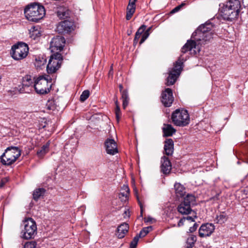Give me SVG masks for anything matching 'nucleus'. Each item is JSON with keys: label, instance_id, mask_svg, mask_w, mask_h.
Wrapping results in <instances>:
<instances>
[{"label": "nucleus", "instance_id": "nucleus-54", "mask_svg": "<svg viewBox=\"0 0 248 248\" xmlns=\"http://www.w3.org/2000/svg\"><path fill=\"white\" fill-rule=\"evenodd\" d=\"M124 214H127V212H126V211H125V212H124Z\"/></svg>", "mask_w": 248, "mask_h": 248}, {"label": "nucleus", "instance_id": "nucleus-55", "mask_svg": "<svg viewBox=\"0 0 248 248\" xmlns=\"http://www.w3.org/2000/svg\"><path fill=\"white\" fill-rule=\"evenodd\" d=\"M64 1V0H63V2Z\"/></svg>", "mask_w": 248, "mask_h": 248}, {"label": "nucleus", "instance_id": "nucleus-47", "mask_svg": "<svg viewBox=\"0 0 248 248\" xmlns=\"http://www.w3.org/2000/svg\"><path fill=\"white\" fill-rule=\"evenodd\" d=\"M56 14H57V16L60 18V19H61L62 18V12L60 11H58L57 12H56Z\"/></svg>", "mask_w": 248, "mask_h": 248}, {"label": "nucleus", "instance_id": "nucleus-45", "mask_svg": "<svg viewBox=\"0 0 248 248\" xmlns=\"http://www.w3.org/2000/svg\"><path fill=\"white\" fill-rule=\"evenodd\" d=\"M6 182H7L6 179H1V181H0V188L4 186V185Z\"/></svg>", "mask_w": 248, "mask_h": 248}, {"label": "nucleus", "instance_id": "nucleus-25", "mask_svg": "<svg viewBox=\"0 0 248 248\" xmlns=\"http://www.w3.org/2000/svg\"><path fill=\"white\" fill-rule=\"evenodd\" d=\"M163 132L165 137H169L175 132V130L170 124H164Z\"/></svg>", "mask_w": 248, "mask_h": 248}, {"label": "nucleus", "instance_id": "nucleus-22", "mask_svg": "<svg viewBox=\"0 0 248 248\" xmlns=\"http://www.w3.org/2000/svg\"><path fill=\"white\" fill-rule=\"evenodd\" d=\"M38 128L40 130L43 129L49 130L52 126L51 122L45 118H41L38 120Z\"/></svg>", "mask_w": 248, "mask_h": 248}, {"label": "nucleus", "instance_id": "nucleus-46", "mask_svg": "<svg viewBox=\"0 0 248 248\" xmlns=\"http://www.w3.org/2000/svg\"><path fill=\"white\" fill-rule=\"evenodd\" d=\"M186 218V220L190 221V222H195L194 218L192 217H187Z\"/></svg>", "mask_w": 248, "mask_h": 248}, {"label": "nucleus", "instance_id": "nucleus-24", "mask_svg": "<svg viewBox=\"0 0 248 248\" xmlns=\"http://www.w3.org/2000/svg\"><path fill=\"white\" fill-rule=\"evenodd\" d=\"M174 187L175 194L177 198H181L185 195L186 193L185 188L183 185L179 183H176L174 184Z\"/></svg>", "mask_w": 248, "mask_h": 248}, {"label": "nucleus", "instance_id": "nucleus-33", "mask_svg": "<svg viewBox=\"0 0 248 248\" xmlns=\"http://www.w3.org/2000/svg\"><path fill=\"white\" fill-rule=\"evenodd\" d=\"M183 202L186 204H189L190 206L192 204H194L195 202V197L193 195L188 194L184 198Z\"/></svg>", "mask_w": 248, "mask_h": 248}, {"label": "nucleus", "instance_id": "nucleus-29", "mask_svg": "<svg viewBox=\"0 0 248 248\" xmlns=\"http://www.w3.org/2000/svg\"><path fill=\"white\" fill-rule=\"evenodd\" d=\"M197 240V237L193 234H190L187 238L185 248H192Z\"/></svg>", "mask_w": 248, "mask_h": 248}, {"label": "nucleus", "instance_id": "nucleus-14", "mask_svg": "<svg viewBox=\"0 0 248 248\" xmlns=\"http://www.w3.org/2000/svg\"><path fill=\"white\" fill-rule=\"evenodd\" d=\"M172 91L170 88H167L162 92L161 94V102L166 107L171 106L173 101Z\"/></svg>", "mask_w": 248, "mask_h": 248}, {"label": "nucleus", "instance_id": "nucleus-6", "mask_svg": "<svg viewBox=\"0 0 248 248\" xmlns=\"http://www.w3.org/2000/svg\"><path fill=\"white\" fill-rule=\"evenodd\" d=\"M183 62L184 59L182 55H181L174 64V67L169 70L166 83L167 86H170L175 83L182 70Z\"/></svg>", "mask_w": 248, "mask_h": 248}, {"label": "nucleus", "instance_id": "nucleus-18", "mask_svg": "<svg viewBox=\"0 0 248 248\" xmlns=\"http://www.w3.org/2000/svg\"><path fill=\"white\" fill-rule=\"evenodd\" d=\"M46 62V58L44 54L36 55L35 56L34 65L37 69H41L45 67Z\"/></svg>", "mask_w": 248, "mask_h": 248}, {"label": "nucleus", "instance_id": "nucleus-5", "mask_svg": "<svg viewBox=\"0 0 248 248\" xmlns=\"http://www.w3.org/2000/svg\"><path fill=\"white\" fill-rule=\"evenodd\" d=\"M21 155V151L17 147H9L0 156V162L5 166L14 164Z\"/></svg>", "mask_w": 248, "mask_h": 248}, {"label": "nucleus", "instance_id": "nucleus-20", "mask_svg": "<svg viewBox=\"0 0 248 248\" xmlns=\"http://www.w3.org/2000/svg\"><path fill=\"white\" fill-rule=\"evenodd\" d=\"M177 210L182 215H188L192 212L191 206L183 202L178 206Z\"/></svg>", "mask_w": 248, "mask_h": 248}, {"label": "nucleus", "instance_id": "nucleus-4", "mask_svg": "<svg viewBox=\"0 0 248 248\" xmlns=\"http://www.w3.org/2000/svg\"><path fill=\"white\" fill-rule=\"evenodd\" d=\"M52 79L47 75L40 76L35 80L34 89L37 93L46 94L48 93L51 88Z\"/></svg>", "mask_w": 248, "mask_h": 248}, {"label": "nucleus", "instance_id": "nucleus-48", "mask_svg": "<svg viewBox=\"0 0 248 248\" xmlns=\"http://www.w3.org/2000/svg\"><path fill=\"white\" fill-rule=\"evenodd\" d=\"M14 92H15V91L9 90L8 91V93L9 95H13V94H14L15 93H13Z\"/></svg>", "mask_w": 248, "mask_h": 248}, {"label": "nucleus", "instance_id": "nucleus-38", "mask_svg": "<svg viewBox=\"0 0 248 248\" xmlns=\"http://www.w3.org/2000/svg\"><path fill=\"white\" fill-rule=\"evenodd\" d=\"M115 104H116V108H115L116 118V120H117V122H119V120L120 119L121 113L120 107H119V106L118 105V101H117V100L116 101Z\"/></svg>", "mask_w": 248, "mask_h": 248}, {"label": "nucleus", "instance_id": "nucleus-21", "mask_svg": "<svg viewBox=\"0 0 248 248\" xmlns=\"http://www.w3.org/2000/svg\"><path fill=\"white\" fill-rule=\"evenodd\" d=\"M129 229L128 224L126 223H123L119 225L117 228V236L119 238H123L125 234L128 232Z\"/></svg>", "mask_w": 248, "mask_h": 248}, {"label": "nucleus", "instance_id": "nucleus-32", "mask_svg": "<svg viewBox=\"0 0 248 248\" xmlns=\"http://www.w3.org/2000/svg\"><path fill=\"white\" fill-rule=\"evenodd\" d=\"M123 188L125 190L124 192H121L119 194V197L121 200L126 201L127 200L128 196L129 193V188L127 186L124 185Z\"/></svg>", "mask_w": 248, "mask_h": 248}, {"label": "nucleus", "instance_id": "nucleus-11", "mask_svg": "<svg viewBox=\"0 0 248 248\" xmlns=\"http://www.w3.org/2000/svg\"><path fill=\"white\" fill-rule=\"evenodd\" d=\"M62 63V54L61 53L56 52L51 55L46 66V70L48 74L55 73L60 67Z\"/></svg>", "mask_w": 248, "mask_h": 248}, {"label": "nucleus", "instance_id": "nucleus-7", "mask_svg": "<svg viewBox=\"0 0 248 248\" xmlns=\"http://www.w3.org/2000/svg\"><path fill=\"white\" fill-rule=\"evenodd\" d=\"M72 16V12L63 6V35L70 34L76 28V24Z\"/></svg>", "mask_w": 248, "mask_h": 248}, {"label": "nucleus", "instance_id": "nucleus-23", "mask_svg": "<svg viewBox=\"0 0 248 248\" xmlns=\"http://www.w3.org/2000/svg\"><path fill=\"white\" fill-rule=\"evenodd\" d=\"M164 148L165 154L166 155H172L174 150V143L173 140H165Z\"/></svg>", "mask_w": 248, "mask_h": 248}, {"label": "nucleus", "instance_id": "nucleus-30", "mask_svg": "<svg viewBox=\"0 0 248 248\" xmlns=\"http://www.w3.org/2000/svg\"><path fill=\"white\" fill-rule=\"evenodd\" d=\"M121 95L122 99L123 100V107L124 108H125L128 104L129 100V98L127 90H124L123 92H122Z\"/></svg>", "mask_w": 248, "mask_h": 248}, {"label": "nucleus", "instance_id": "nucleus-2", "mask_svg": "<svg viewBox=\"0 0 248 248\" xmlns=\"http://www.w3.org/2000/svg\"><path fill=\"white\" fill-rule=\"evenodd\" d=\"M241 8L239 0H229L221 10L222 17L227 20L232 21L238 16Z\"/></svg>", "mask_w": 248, "mask_h": 248}, {"label": "nucleus", "instance_id": "nucleus-44", "mask_svg": "<svg viewBox=\"0 0 248 248\" xmlns=\"http://www.w3.org/2000/svg\"><path fill=\"white\" fill-rule=\"evenodd\" d=\"M186 220V218L184 217L181 218L178 223V227H181L183 226L184 224V222Z\"/></svg>", "mask_w": 248, "mask_h": 248}, {"label": "nucleus", "instance_id": "nucleus-16", "mask_svg": "<svg viewBox=\"0 0 248 248\" xmlns=\"http://www.w3.org/2000/svg\"><path fill=\"white\" fill-rule=\"evenodd\" d=\"M161 170L165 174H169L171 170V164L168 157L163 156L161 160Z\"/></svg>", "mask_w": 248, "mask_h": 248}, {"label": "nucleus", "instance_id": "nucleus-9", "mask_svg": "<svg viewBox=\"0 0 248 248\" xmlns=\"http://www.w3.org/2000/svg\"><path fill=\"white\" fill-rule=\"evenodd\" d=\"M24 229L22 230V237L25 239H31L37 233V227L35 221L31 217L23 221Z\"/></svg>", "mask_w": 248, "mask_h": 248}, {"label": "nucleus", "instance_id": "nucleus-51", "mask_svg": "<svg viewBox=\"0 0 248 248\" xmlns=\"http://www.w3.org/2000/svg\"><path fill=\"white\" fill-rule=\"evenodd\" d=\"M107 140H114V138H113V137L109 138H108Z\"/></svg>", "mask_w": 248, "mask_h": 248}, {"label": "nucleus", "instance_id": "nucleus-53", "mask_svg": "<svg viewBox=\"0 0 248 248\" xmlns=\"http://www.w3.org/2000/svg\"><path fill=\"white\" fill-rule=\"evenodd\" d=\"M62 43H63V44L65 43V39H64V37H63V42H62Z\"/></svg>", "mask_w": 248, "mask_h": 248}, {"label": "nucleus", "instance_id": "nucleus-37", "mask_svg": "<svg viewBox=\"0 0 248 248\" xmlns=\"http://www.w3.org/2000/svg\"><path fill=\"white\" fill-rule=\"evenodd\" d=\"M90 92L88 90L84 91L80 96V100L82 102L85 101L89 96Z\"/></svg>", "mask_w": 248, "mask_h": 248}, {"label": "nucleus", "instance_id": "nucleus-35", "mask_svg": "<svg viewBox=\"0 0 248 248\" xmlns=\"http://www.w3.org/2000/svg\"><path fill=\"white\" fill-rule=\"evenodd\" d=\"M152 29V27H150L148 28L145 31H144L143 34L142 35L141 38L140 42V44L141 45L142 44L145 40L149 37L150 35V32H151Z\"/></svg>", "mask_w": 248, "mask_h": 248}, {"label": "nucleus", "instance_id": "nucleus-52", "mask_svg": "<svg viewBox=\"0 0 248 248\" xmlns=\"http://www.w3.org/2000/svg\"><path fill=\"white\" fill-rule=\"evenodd\" d=\"M61 22H60L59 23L58 28H59V27H60L61 26V27H62V25H61Z\"/></svg>", "mask_w": 248, "mask_h": 248}, {"label": "nucleus", "instance_id": "nucleus-34", "mask_svg": "<svg viewBox=\"0 0 248 248\" xmlns=\"http://www.w3.org/2000/svg\"><path fill=\"white\" fill-rule=\"evenodd\" d=\"M228 217L224 213V212L221 213L219 215L217 216L216 217L217 222L218 223L222 224L227 221Z\"/></svg>", "mask_w": 248, "mask_h": 248}, {"label": "nucleus", "instance_id": "nucleus-15", "mask_svg": "<svg viewBox=\"0 0 248 248\" xmlns=\"http://www.w3.org/2000/svg\"><path fill=\"white\" fill-rule=\"evenodd\" d=\"M215 227L212 223L202 224L199 230V234L201 237L209 236L214 232Z\"/></svg>", "mask_w": 248, "mask_h": 248}, {"label": "nucleus", "instance_id": "nucleus-26", "mask_svg": "<svg viewBox=\"0 0 248 248\" xmlns=\"http://www.w3.org/2000/svg\"><path fill=\"white\" fill-rule=\"evenodd\" d=\"M30 37L34 40H38L41 36L40 30L35 27H32L30 30Z\"/></svg>", "mask_w": 248, "mask_h": 248}, {"label": "nucleus", "instance_id": "nucleus-12", "mask_svg": "<svg viewBox=\"0 0 248 248\" xmlns=\"http://www.w3.org/2000/svg\"><path fill=\"white\" fill-rule=\"evenodd\" d=\"M35 78L30 75H26L22 78V88H19V91L21 93H29L34 89ZM20 86H19V87Z\"/></svg>", "mask_w": 248, "mask_h": 248}, {"label": "nucleus", "instance_id": "nucleus-13", "mask_svg": "<svg viewBox=\"0 0 248 248\" xmlns=\"http://www.w3.org/2000/svg\"><path fill=\"white\" fill-rule=\"evenodd\" d=\"M49 49L52 53H61L62 51V36L58 35L54 37L50 43Z\"/></svg>", "mask_w": 248, "mask_h": 248}, {"label": "nucleus", "instance_id": "nucleus-1", "mask_svg": "<svg viewBox=\"0 0 248 248\" xmlns=\"http://www.w3.org/2000/svg\"><path fill=\"white\" fill-rule=\"evenodd\" d=\"M213 27L211 23L208 22L200 26L192 34L191 38L193 40H187L182 47L181 52L186 53L193 50L194 54H196L197 52H199V46L204 44L213 38V33L211 31Z\"/></svg>", "mask_w": 248, "mask_h": 248}, {"label": "nucleus", "instance_id": "nucleus-49", "mask_svg": "<svg viewBox=\"0 0 248 248\" xmlns=\"http://www.w3.org/2000/svg\"><path fill=\"white\" fill-rule=\"evenodd\" d=\"M119 90H120L121 93H122V92H123L124 91V90H123V85L122 84H120L119 86Z\"/></svg>", "mask_w": 248, "mask_h": 248}, {"label": "nucleus", "instance_id": "nucleus-10", "mask_svg": "<svg viewBox=\"0 0 248 248\" xmlns=\"http://www.w3.org/2000/svg\"><path fill=\"white\" fill-rule=\"evenodd\" d=\"M12 56L14 60H21L25 58L29 53L27 44L19 42L12 47Z\"/></svg>", "mask_w": 248, "mask_h": 248}, {"label": "nucleus", "instance_id": "nucleus-50", "mask_svg": "<svg viewBox=\"0 0 248 248\" xmlns=\"http://www.w3.org/2000/svg\"><path fill=\"white\" fill-rule=\"evenodd\" d=\"M140 212H141V214L142 215V212H143V210H142V206H141V204H140Z\"/></svg>", "mask_w": 248, "mask_h": 248}, {"label": "nucleus", "instance_id": "nucleus-19", "mask_svg": "<svg viewBox=\"0 0 248 248\" xmlns=\"http://www.w3.org/2000/svg\"><path fill=\"white\" fill-rule=\"evenodd\" d=\"M137 0H129L128 4L126 8V19L130 20L132 17L136 10V2Z\"/></svg>", "mask_w": 248, "mask_h": 248}, {"label": "nucleus", "instance_id": "nucleus-3", "mask_svg": "<svg viewBox=\"0 0 248 248\" xmlns=\"http://www.w3.org/2000/svg\"><path fill=\"white\" fill-rule=\"evenodd\" d=\"M26 18L30 21L38 22L46 14L43 6L36 3L28 5L24 10Z\"/></svg>", "mask_w": 248, "mask_h": 248}, {"label": "nucleus", "instance_id": "nucleus-36", "mask_svg": "<svg viewBox=\"0 0 248 248\" xmlns=\"http://www.w3.org/2000/svg\"><path fill=\"white\" fill-rule=\"evenodd\" d=\"M152 229L151 226L144 228L140 231L139 234L137 235V236L139 238L144 237L149 233Z\"/></svg>", "mask_w": 248, "mask_h": 248}, {"label": "nucleus", "instance_id": "nucleus-39", "mask_svg": "<svg viewBox=\"0 0 248 248\" xmlns=\"http://www.w3.org/2000/svg\"><path fill=\"white\" fill-rule=\"evenodd\" d=\"M139 238L137 235L134 237L133 240L130 243V248H136Z\"/></svg>", "mask_w": 248, "mask_h": 248}, {"label": "nucleus", "instance_id": "nucleus-31", "mask_svg": "<svg viewBox=\"0 0 248 248\" xmlns=\"http://www.w3.org/2000/svg\"><path fill=\"white\" fill-rule=\"evenodd\" d=\"M50 143L47 142L46 144L44 145L41 149L37 151V155L40 157H43L49 150V146Z\"/></svg>", "mask_w": 248, "mask_h": 248}, {"label": "nucleus", "instance_id": "nucleus-28", "mask_svg": "<svg viewBox=\"0 0 248 248\" xmlns=\"http://www.w3.org/2000/svg\"><path fill=\"white\" fill-rule=\"evenodd\" d=\"M46 192V190L43 188H37L33 191V198L35 201H37L41 197H43Z\"/></svg>", "mask_w": 248, "mask_h": 248}, {"label": "nucleus", "instance_id": "nucleus-17", "mask_svg": "<svg viewBox=\"0 0 248 248\" xmlns=\"http://www.w3.org/2000/svg\"><path fill=\"white\" fill-rule=\"evenodd\" d=\"M105 147L108 154L114 155L118 152L117 143L115 140H106Z\"/></svg>", "mask_w": 248, "mask_h": 248}, {"label": "nucleus", "instance_id": "nucleus-27", "mask_svg": "<svg viewBox=\"0 0 248 248\" xmlns=\"http://www.w3.org/2000/svg\"><path fill=\"white\" fill-rule=\"evenodd\" d=\"M146 26L144 25H141L136 32L135 38L134 39V45H136L139 41V38L141 35L143 34L144 31H145Z\"/></svg>", "mask_w": 248, "mask_h": 248}, {"label": "nucleus", "instance_id": "nucleus-43", "mask_svg": "<svg viewBox=\"0 0 248 248\" xmlns=\"http://www.w3.org/2000/svg\"><path fill=\"white\" fill-rule=\"evenodd\" d=\"M198 226L197 223H195L192 227L189 228L188 232L192 233L195 232L197 230Z\"/></svg>", "mask_w": 248, "mask_h": 248}, {"label": "nucleus", "instance_id": "nucleus-8", "mask_svg": "<svg viewBox=\"0 0 248 248\" xmlns=\"http://www.w3.org/2000/svg\"><path fill=\"white\" fill-rule=\"evenodd\" d=\"M171 120L174 124L178 126H185L190 121L189 116L186 110L176 109L171 114Z\"/></svg>", "mask_w": 248, "mask_h": 248}, {"label": "nucleus", "instance_id": "nucleus-41", "mask_svg": "<svg viewBox=\"0 0 248 248\" xmlns=\"http://www.w3.org/2000/svg\"><path fill=\"white\" fill-rule=\"evenodd\" d=\"M185 4L184 3H182L181 4L176 6L172 10L171 13L173 14L178 12L182 8V7L185 5Z\"/></svg>", "mask_w": 248, "mask_h": 248}, {"label": "nucleus", "instance_id": "nucleus-42", "mask_svg": "<svg viewBox=\"0 0 248 248\" xmlns=\"http://www.w3.org/2000/svg\"><path fill=\"white\" fill-rule=\"evenodd\" d=\"M53 102L52 101H48L46 104V108L49 110H54L55 108V107L54 105H51Z\"/></svg>", "mask_w": 248, "mask_h": 248}, {"label": "nucleus", "instance_id": "nucleus-40", "mask_svg": "<svg viewBox=\"0 0 248 248\" xmlns=\"http://www.w3.org/2000/svg\"><path fill=\"white\" fill-rule=\"evenodd\" d=\"M36 243L35 241L28 242L25 243L23 248H35Z\"/></svg>", "mask_w": 248, "mask_h": 248}]
</instances>
